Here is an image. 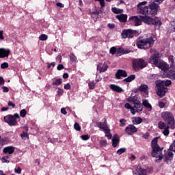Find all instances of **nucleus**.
Here are the masks:
<instances>
[{
    "instance_id": "nucleus-29",
    "label": "nucleus",
    "mask_w": 175,
    "mask_h": 175,
    "mask_svg": "<svg viewBox=\"0 0 175 175\" xmlns=\"http://www.w3.org/2000/svg\"><path fill=\"white\" fill-rule=\"evenodd\" d=\"M96 125L100 129H103L104 131L105 128H107V123L106 122V119H104V123L100 122H96Z\"/></svg>"
},
{
    "instance_id": "nucleus-38",
    "label": "nucleus",
    "mask_w": 175,
    "mask_h": 175,
    "mask_svg": "<svg viewBox=\"0 0 175 175\" xmlns=\"http://www.w3.org/2000/svg\"><path fill=\"white\" fill-rule=\"evenodd\" d=\"M170 128V126H167V127H165L163 131V134L164 135V136H168L170 131H169V129Z\"/></svg>"
},
{
    "instance_id": "nucleus-60",
    "label": "nucleus",
    "mask_w": 175,
    "mask_h": 175,
    "mask_svg": "<svg viewBox=\"0 0 175 175\" xmlns=\"http://www.w3.org/2000/svg\"><path fill=\"white\" fill-rule=\"evenodd\" d=\"M99 1L101 8H105V0H96Z\"/></svg>"
},
{
    "instance_id": "nucleus-4",
    "label": "nucleus",
    "mask_w": 175,
    "mask_h": 175,
    "mask_svg": "<svg viewBox=\"0 0 175 175\" xmlns=\"http://www.w3.org/2000/svg\"><path fill=\"white\" fill-rule=\"evenodd\" d=\"M142 22L144 24H147L148 25H154L155 28L161 27L162 25V23H161V18H151L152 15L150 14H142Z\"/></svg>"
},
{
    "instance_id": "nucleus-17",
    "label": "nucleus",
    "mask_w": 175,
    "mask_h": 175,
    "mask_svg": "<svg viewBox=\"0 0 175 175\" xmlns=\"http://www.w3.org/2000/svg\"><path fill=\"white\" fill-rule=\"evenodd\" d=\"M10 54V49L0 48V58H8Z\"/></svg>"
},
{
    "instance_id": "nucleus-12",
    "label": "nucleus",
    "mask_w": 175,
    "mask_h": 175,
    "mask_svg": "<svg viewBox=\"0 0 175 175\" xmlns=\"http://www.w3.org/2000/svg\"><path fill=\"white\" fill-rule=\"evenodd\" d=\"M143 16H133L129 18V21H132L134 23L136 27H139V25H142V23L143 22Z\"/></svg>"
},
{
    "instance_id": "nucleus-20",
    "label": "nucleus",
    "mask_w": 175,
    "mask_h": 175,
    "mask_svg": "<svg viewBox=\"0 0 175 175\" xmlns=\"http://www.w3.org/2000/svg\"><path fill=\"white\" fill-rule=\"evenodd\" d=\"M156 85H163V87H169L170 84H172V81L167 80V81H156L155 82Z\"/></svg>"
},
{
    "instance_id": "nucleus-6",
    "label": "nucleus",
    "mask_w": 175,
    "mask_h": 175,
    "mask_svg": "<svg viewBox=\"0 0 175 175\" xmlns=\"http://www.w3.org/2000/svg\"><path fill=\"white\" fill-rule=\"evenodd\" d=\"M168 59L170 64H171V66L168 68V72H167V77H169V79H171L172 80H175V57L173 55H170Z\"/></svg>"
},
{
    "instance_id": "nucleus-44",
    "label": "nucleus",
    "mask_w": 175,
    "mask_h": 175,
    "mask_svg": "<svg viewBox=\"0 0 175 175\" xmlns=\"http://www.w3.org/2000/svg\"><path fill=\"white\" fill-rule=\"evenodd\" d=\"M20 116H21V117L24 118V117H25V116H27V110H25V109L21 110Z\"/></svg>"
},
{
    "instance_id": "nucleus-24",
    "label": "nucleus",
    "mask_w": 175,
    "mask_h": 175,
    "mask_svg": "<svg viewBox=\"0 0 175 175\" xmlns=\"http://www.w3.org/2000/svg\"><path fill=\"white\" fill-rule=\"evenodd\" d=\"M15 150H16V148H14V146H7L3 148V152L4 154H10V155L13 154V152H14Z\"/></svg>"
},
{
    "instance_id": "nucleus-3",
    "label": "nucleus",
    "mask_w": 175,
    "mask_h": 175,
    "mask_svg": "<svg viewBox=\"0 0 175 175\" xmlns=\"http://www.w3.org/2000/svg\"><path fill=\"white\" fill-rule=\"evenodd\" d=\"M128 102H132L133 103V106L132 107L131 104L126 103L124 105V107L127 110H130L133 116H135L136 113H140V111H143V105H142V103H140V100L133 97H129L128 98Z\"/></svg>"
},
{
    "instance_id": "nucleus-32",
    "label": "nucleus",
    "mask_w": 175,
    "mask_h": 175,
    "mask_svg": "<svg viewBox=\"0 0 175 175\" xmlns=\"http://www.w3.org/2000/svg\"><path fill=\"white\" fill-rule=\"evenodd\" d=\"M135 79H136V76L135 75H132L124 79V81H126V83H131V81H133Z\"/></svg>"
},
{
    "instance_id": "nucleus-39",
    "label": "nucleus",
    "mask_w": 175,
    "mask_h": 175,
    "mask_svg": "<svg viewBox=\"0 0 175 175\" xmlns=\"http://www.w3.org/2000/svg\"><path fill=\"white\" fill-rule=\"evenodd\" d=\"M39 39H40V40H41V41L47 40V39H49V36H47V35H46V34H41V35L39 36Z\"/></svg>"
},
{
    "instance_id": "nucleus-9",
    "label": "nucleus",
    "mask_w": 175,
    "mask_h": 175,
    "mask_svg": "<svg viewBox=\"0 0 175 175\" xmlns=\"http://www.w3.org/2000/svg\"><path fill=\"white\" fill-rule=\"evenodd\" d=\"M4 121L7 124H8V125H10V126H16V125H17V124H18L17 120L12 115H8V116H5Z\"/></svg>"
},
{
    "instance_id": "nucleus-46",
    "label": "nucleus",
    "mask_w": 175,
    "mask_h": 175,
    "mask_svg": "<svg viewBox=\"0 0 175 175\" xmlns=\"http://www.w3.org/2000/svg\"><path fill=\"white\" fill-rule=\"evenodd\" d=\"M145 170L146 171V174L148 173L151 174H152V172H154V169L152 168V167H148L146 169H145Z\"/></svg>"
},
{
    "instance_id": "nucleus-63",
    "label": "nucleus",
    "mask_w": 175,
    "mask_h": 175,
    "mask_svg": "<svg viewBox=\"0 0 175 175\" xmlns=\"http://www.w3.org/2000/svg\"><path fill=\"white\" fill-rule=\"evenodd\" d=\"M64 90H70V83L64 85Z\"/></svg>"
},
{
    "instance_id": "nucleus-53",
    "label": "nucleus",
    "mask_w": 175,
    "mask_h": 175,
    "mask_svg": "<svg viewBox=\"0 0 175 175\" xmlns=\"http://www.w3.org/2000/svg\"><path fill=\"white\" fill-rule=\"evenodd\" d=\"M82 140H88L90 139V136L88 135H83L81 136Z\"/></svg>"
},
{
    "instance_id": "nucleus-7",
    "label": "nucleus",
    "mask_w": 175,
    "mask_h": 175,
    "mask_svg": "<svg viewBox=\"0 0 175 175\" xmlns=\"http://www.w3.org/2000/svg\"><path fill=\"white\" fill-rule=\"evenodd\" d=\"M132 65L134 70H139V69H143L147 66V62L143 59H133Z\"/></svg>"
},
{
    "instance_id": "nucleus-49",
    "label": "nucleus",
    "mask_w": 175,
    "mask_h": 175,
    "mask_svg": "<svg viewBox=\"0 0 175 175\" xmlns=\"http://www.w3.org/2000/svg\"><path fill=\"white\" fill-rule=\"evenodd\" d=\"M22 139H23V140H26V139H28V133L23 132L21 135Z\"/></svg>"
},
{
    "instance_id": "nucleus-56",
    "label": "nucleus",
    "mask_w": 175,
    "mask_h": 175,
    "mask_svg": "<svg viewBox=\"0 0 175 175\" xmlns=\"http://www.w3.org/2000/svg\"><path fill=\"white\" fill-rule=\"evenodd\" d=\"M61 113L62 114H64V116H66V114H68V112L66 111V109L65 108L61 109Z\"/></svg>"
},
{
    "instance_id": "nucleus-51",
    "label": "nucleus",
    "mask_w": 175,
    "mask_h": 175,
    "mask_svg": "<svg viewBox=\"0 0 175 175\" xmlns=\"http://www.w3.org/2000/svg\"><path fill=\"white\" fill-rule=\"evenodd\" d=\"M120 126H125V124L126 122V120L125 119H120Z\"/></svg>"
},
{
    "instance_id": "nucleus-34",
    "label": "nucleus",
    "mask_w": 175,
    "mask_h": 175,
    "mask_svg": "<svg viewBox=\"0 0 175 175\" xmlns=\"http://www.w3.org/2000/svg\"><path fill=\"white\" fill-rule=\"evenodd\" d=\"M61 84H62V79H57L52 83V85H61Z\"/></svg>"
},
{
    "instance_id": "nucleus-19",
    "label": "nucleus",
    "mask_w": 175,
    "mask_h": 175,
    "mask_svg": "<svg viewBox=\"0 0 175 175\" xmlns=\"http://www.w3.org/2000/svg\"><path fill=\"white\" fill-rule=\"evenodd\" d=\"M127 76L128 74L126 73V71L124 70H118L116 73V77L118 79V80H120L121 77H126Z\"/></svg>"
},
{
    "instance_id": "nucleus-57",
    "label": "nucleus",
    "mask_w": 175,
    "mask_h": 175,
    "mask_svg": "<svg viewBox=\"0 0 175 175\" xmlns=\"http://www.w3.org/2000/svg\"><path fill=\"white\" fill-rule=\"evenodd\" d=\"M159 106L161 109H163V107H165V103H163L162 101H159Z\"/></svg>"
},
{
    "instance_id": "nucleus-26",
    "label": "nucleus",
    "mask_w": 175,
    "mask_h": 175,
    "mask_svg": "<svg viewBox=\"0 0 175 175\" xmlns=\"http://www.w3.org/2000/svg\"><path fill=\"white\" fill-rule=\"evenodd\" d=\"M116 18L119 20L120 23H126V20H128V15L121 14L116 16Z\"/></svg>"
},
{
    "instance_id": "nucleus-62",
    "label": "nucleus",
    "mask_w": 175,
    "mask_h": 175,
    "mask_svg": "<svg viewBox=\"0 0 175 175\" xmlns=\"http://www.w3.org/2000/svg\"><path fill=\"white\" fill-rule=\"evenodd\" d=\"M5 84V79H3V77H0V85H3Z\"/></svg>"
},
{
    "instance_id": "nucleus-50",
    "label": "nucleus",
    "mask_w": 175,
    "mask_h": 175,
    "mask_svg": "<svg viewBox=\"0 0 175 175\" xmlns=\"http://www.w3.org/2000/svg\"><path fill=\"white\" fill-rule=\"evenodd\" d=\"M89 14H90V16H91V17H98V12H96V11L90 12Z\"/></svg>"
},
{
    "instance_id": "nucleus-54",
    "label": "nucleus",
    "mask_w": 175,
    "mask_h": 175,
    "mask_svg": "<svg viewBox=\"0 0 175 175\" xmlns=\"http://www.w3.org/2000/svg\"><path fill=\"white\" fill-rule=\"evenodd\" d=\"M5 36H3V31L0 30V40H4Z\"/></svg>"
},
{
    "instance_id": "nucleus-25",
    "label": "nucleus",
    "mask_w": 175,
    "mask_h": 175,
    "mask_svg": "<svg viewBox=\"0 0 175 175\" xmlns=\"http://www.w3.org/2000/svg\"><path fill=\"white\" fill-rule=\"evenodd\" d=\"M119 143H120V137H118V135L117 134L113 135V137L112 138L113 147L114 148L117 147Z\"/></svg>"
},
{
    "instance_id": "nucleus-28",
    "label": "nucleus",
    "mask_w": 175,
    "mask_h": 175,
    "mask_svg": "<svg viewBox=\"0 0 175 175\" xmlns=\"http://www.w3.org/2000/svg\"><path fill=\"white\" fill-rule=\"evenodd\" d=\"M132 121L134 125H139V124H142V122H143V119L140 117H134L132 118Z\"/></svg>"
},
{
    "instance_id": "nucleus-41",
    "label": "nucleus",
    "mask_w": 175,
    "mask_h": 175,
    "mask_svg": "<svg viewBox=\"0 0 175 175\" xmlns=\"http://www.w3.org/2000/svg\"><path fill=\"white\" fill-rule=\"evenodd\" d=\"M125 151H126V148H122L117 150V154H118V155H121L122 154H124V152H125Z\"/></svg>"
},
{
    "instance_id": "nucleus-59",
    "label": "nucleus",
    "mask_w": 175,
    "mask_h": 175,
    "mask_svg": "<svg viewBox=\"0 0 175 175\" xmlns=\"http://www.w3.org/2000/svg\"><path fill=\"white\" fill-rule=\"evenodd\" d=\"M3 92H9V88L6 86L2 87Z\"/></svg>"
},
{
    "instance_id": "nucleus-11",
    "label": "nucleus",
    "mask_w": 175,
    "mask_h": 175,
    "mask_svg": "<svg viewBox=\"0 0 175 175\" xmlns=\"http://www.w3.org/2000/svg\"><path fill=\"white\" fill-rule=\"evenodd\" d=\"M159 69H161V70H163L165 73H166V75L167 76V72H169V66L166 64V62L159 60V62L155 65Z\"/></svg>"
},
{
    "instance_id": "nucleus-55",
    "label": "nucleus",
    "mask_w": 175,
    "mask_h": 175,
    "mask_svg": "<svg viewBox=\"0 0 175 175\" xmlns=\"http://www.w3.org/2000/svg\"><path fill=\"white\" fill-rule=\"evenodd\" d=\"M56 60L58 61V62L61 63L62 61V55H61V54L58 55L56 57Z\"/></svg>"
},
{
    "instance_id": "nucleus-35",
    "label": "nucleus",
    "mask_w": 175,
    "mask_h": 175,
    "mask_svg": "<svg viewBox=\"0 0 175 175\" xmlns=\"http://www.w3.org/2000/svg\"><path fill=\"white\" fill-rule=\"evenodd\" d=\"M70 62L73 64V62H76L77 57L73 53H71L70 55Z\"/></svg>"
},
{
    "instance_id": "nucleus-58",
    "label": "nucleus",
    "mask_w": 175,
    "mask_h": 175,
    "mask_svg": "<svg viewBox=\"0 0 175 175\" xmlns=\"http://www.w3.org/2000/svg\"><path fill=\"white\" fill-rule=\"evenodd\" d=\"M64 94V90L61 88H58V90H57V95H63Z\"/></svg>"
},
{
    "instance_id": "nucleus-31",
    "label": "nucleus",
    "mask_w": 175,
    "mask_h": 175,
    "mask_svg": "<svg viewBox=\"0 0 175 175\" xmlns=\"http://www.w3.org/2000/svg\"><path fill=\"white\" fill-rule=\"evenodd\" d=\"M103 131L105 133V137H107V139L110 140V139H111L113 135L110 133V129H109V126L107 128H105Z\"/></svg>"
},
{
    "instance_id": "nucleus-14",
    "label": "nucleus",
    "mask_w": 175,
    "mask_h": 175,
    "mask_svg": "<svg viewBox=\"0 0 175 175\" xmlns=\"http://www.w3.org/2000/svg\"><path fill=\"white\" fill-rule=\"evenodd\" d=\"M157 87V94L160 98H163V96L167 92L168 89L163 85H156Z\"/></svg>"
},
{
    "instance_id": "nucleus-5",
    "label": "nucleus",
    "mask_w": 175,
    "mask_h": 175,
    "mask_svg": "<svg viewBox=\"0 0 175 175\" xmlns=\"http://www.w3.org/2000/svg\"><path fill=\"white\" fill-rule=\"evenodd\" d=\"M161 117L163 120L165 122H167V125H169L171 129H174L175 121L174 117H173V114L170 111H164L161 113Z\"/></svg>"
},
{
    "instance_id": "nucleus-40",
    "label": "nucleus",
    "mask_w": 175,
    "mask_h": 175,
    "mask_svg": "<svg viewBox=\"0 0 175 175\" xmlns=\"http://www.w3.org/2000/svg\"><path fill=\"white\" fill-rule=\"evenodd\" d=\"M158 126L159 129H165L166 124H165L163 122H159Z\"/></svg>"
},
{
    "instance_id": "nucleus-36",
    "label": "nucleus",
    "mask_w": 175,
    "mask_h": 175,
    "mask_svg": "<svg viewBox=\"0 0 175 175\" xmlns=\"http://www.w3.org/2000/svg\"><path fill=\"white\" fill-rule=\"evenodd\" d=\"M122 54H124V49L120 48L119 49H118V51H116V56L121 57Z\"/></svg>"
},
{
    "instance_id": "nucleus-42",
    "label": "nucleus",
    "mask_w": 175,
    "mask_h": 175,
    "mask_svg": "<svg viewBox=\"0 0 175 175\" xmlns=\"http://www.w3.org/2000/svg\"><path fill=\"white\" fill-rule=\"evenodd\" d=\"M74 128L76 131H78V132H80L81 131V126H80V124L79 123L75 122L74 124Z\"/></svg>"
},
{
    "instance_id": "nucleus-43",
    "label": "nucleus",
    "mask_w": 175,
    "mask_h": 175,
    "mask_svg": "<svg viewBox=\"0 0 175 175\" xmlns=\"http://www.w3.org/2000/svg\"><path fill=\"white\" fill-rule=\"evenodd\" d=\"M21 167L20 166L16 167L14 169V172L16 173V174H21L22 172Z\"/></svg>"
},
{
    "instance_id": "nucleus-21",
    "label": "nucleus",
    "mask_w": 175,
    "mask_h": 175,
    "mask_svg": "<svg viewBox=\"0 0 175 175\" xmlns=\"http://www.w3.org/2000/svg\"><path fill=\"white\" fill-rule=\"evenodd\" d=\"M109 69V66L104 63L103 64H98L97 65V70H99L100 73H102V72H106Z\"/></svg>"
},
{
    "instance_id": "nucleus-52",
    "label": "nucleus",
    "mask_w": 175,
    "mask_h": 175,
    "mask_svg": "<svg viewBox=\"0 0 175 175\" xmlns=\"http://www.w3.org/2000/svg\"><path fill=\"white\" fill-rule=\"evenodd\" d=\"M100 146H102V147H105V146H107V141H106V140H101L100 142Z\"/></svg>"
},
{
    "instance_id": "nucleus-15",
    "label": "nucleus",
    "mask_w": 175,
    "mask_h": 175,
    "mask_svg": "<svg viewBox=\"0 0 175 175\" xmlns=\"http://www.w3.org/2000/svg\"><path fill=\"white\" fill-rule=\"evenodd\" d=\"M125 132L127 133V135H132L137 132V129L136 126H133V124H130L126 127Z\"/></svg>"
},
{
    "instance_id": "nucleus-64",
    "label": "nucleus",
    "mask_w": 175,
    "mask_h": 175,
    "mask_svg": "<svg viewBox=\"0 0 175 175\" xmlns=\"http://www.w3.org/2000/svg\"><path fill=\"white\" fill-rule=\"evenodd\" d=\"M107 26L111 29H113L115 28L116 25H114V24L113 23H109L107 25Z\"/></svg>"
},
{
    "instance_id": "nucleus-33",
    "label": "nucleus",
    "mask_w": 175,
    "mask_h": 175,
    "mask_svg": "<svg viewBox=\"0 0 175 175\" xmlns=\"http://www.w3.org/2000/svg\"><path fill=\"white\" fill-rule=\"evenodd\" d=\"M111 10L113 13H115V14H120L121 13H124V10L118 9L117 8H112Z\"/></svg>"
},
{
    "instance_id": "nucleus-16",
    "label": "nucleus",
    "mask_w": 175,
    "mask_h": 175,
    "mask_svg": "<svg viewBox=\"0 0 175 175\" xmlns=\"http://www.w3.org/2000/svg\"><path fill=\"white\" fill-rule=\"evenodd\" d=\"M139 91L142 92V94L145 98L148 96V85L146 84H142L139 88Z\"/></svg>"
},
{
    "instance_id": "nucleus-27",
    "label": "nucleus",
    "mask_w": 175,
    "mask_h": 175,
    "mask_svg": "<svg viewBox=\"0 0 175 175\" xmlns=\"http://www.w3.org/2000/svg\"><path fill=\"white\" fill-rule=\"evenodd\" d=\"M110 88H111V90H112V91H115L116 92H124V90H122L121 87H120L117 85L111 84V85H110Z\"/></svg>"
},
{
    "instance_id": "nucleus-61",
    "label": "nucleus",
    "mask_w": 175,
    "mask_h": 175,
    "mask_svg": "<svg viewBox=\"0 0 175 175\" xmlns=\"http://www.w3.org/2000/svg\"><path fill=\"white\" fill-rule=\"evenodd\" d=\"M1 142H3V144H7V143H9V139H8V138H3L1 139Z\"/></svg>"
},
{
    "instance_id": "nucleus-18",
    "label": "nucleus",
    "mask_w": 175,
    "mask_h": 175,
    "mask_svg": "<svg viewBox=\"0 0 175 175\" xmlns=\"http://www.w3.org/2000/svg\"><path fill=\"white\" fill-rule=\"evenodd\" d=\"M164 162L166 163H170L172 161H173V152H167L163 157Z\"/></svg>"
},
{
    "instance_id": "nucleus-22",
    "label": "nucleus",
    "mask_w": 175,
    "mask_h": 175,
    "mask_svg": "<svg viewBox=\"0 0 175 175\" xmlns=\"http://www.w3.org/2000/svg\"><path fill=\"white\" fill-rule=\"evenodd\" d=\"M135 174L136 175H147V171L146 169L142 168L140 166H137L135 169Z\"/></svg>"
},
{
    "instance_id": "nucleus-8",
    "label": "nucleus",
    "mask_w": 175,
    "mask_h": 175,
    "mask_svg": "<svg viewBox=\"0 0 175 175\" xmlns=\"http://www.w3.org/2000/svg\"><path fill=\"white\" fill-rule=\"evenodd\" d=\"M150 53L152 54V56L149 59V62L152 65H156L159 62V53L154 49H151Z\"/></svg>"
},
{
    "instance_id": "nucleus-47",
    "label": "nucleus",
    "mask_w": 175,
    "mask_h": 175,
    "mask_svg": "<svg viewBox=\"0 0 175 175\" xmlns=\"http://www.w3.org/2000/svg\"><path fill=\"white\" fill-rule=\"evenodd\" d=\"M1 69H6L9 68V64H8L7 62H3L1 64Z\"/></svg>"
},
{
    "instance_id": "nucleus-2",
    "label": "nucleus",
    "mask_w": 175,
    "mask_h": 175,
    "mask_svg": "<svg viewBox=\"0 0 175 175\" xmlns=\"http://www.w3.org/2000/svg\"><path fill=\"white\" fill-rule=\"evenodd\" d=\"M156 38L152 33L144 34L142 37L137 39L136 45L138 49L144 50L150 49L154 46Z\"/></svg>"
},
{
    "instance_id": "nucleus-45",
    "label": "nucleus",
    "mask_w": 175,
    "mask_h": 175,
    "mask_svg": "<svg viewBox=\"0 0 175 175\" xmlns=\"http://www.w3.org/2000/svg\"><path fill=\"white\" fill-rule=\"evenodd\" d=\"M95 82L93 81L90 83H88V86L90 90H94V88H95Z\"/></svg>"
},
{
    "instance_id": "nucleus-10",
    "label": "nucleus",
    "mask_w": 175,
    "mask_h": 175,
    "mask_svg": "<svg viewBox=\"0 0 175 175\" xmlns=\"http://www.w3.org/2000/svg\"><path fill=\"white\" fill-rule=\"evenodd\" d=\"M152 157H154V158H159L157 160H155V162H158V161H162V159H163L162 149L160 148L152 149Z\"/></svg>"
},
{
    "instance_id": "nucleus-37",
    "label": "nucleus",
    "mask_w": 175,
    "mask_h": 175,
    "mask_svg": "<svg viewBox=\"0 0 175 175\" xmlns=\"http://www.w3.org/2000/svg\"><path fill=\"white\" fill-rule=\"evenodd\" d=\"M9 159V157L8 156H3L2 158H1V162L3 163H9L10 161L8 160Z\"/></svg>"
},
{
    "instance_id": "nucleus-13",
    "label": "nucleus",
    "mask_w": 175,
    "mask_h": 175,
    "mask_svg": "<svg viewBox=\"0 0 175 175\" xmlns=\"http://www.w3.org/2000/svg\"><path fill=\"white\" fill-rule=\"evenodd\" d=\"M135 33H136V31L134 30H124L122 32V37L123 39H126V38H132L135 36Z\"/></svg>"
},
{
    "instance_id": "nucleus-30",
    "label": "nucleus",
    "mask_w": 175,
    "mask_h": 175,
    "mask_svg": "<svg viewBox=\"0 0 175 175\" xmlns=\"http://www.w3.org/2000/svg\"><path fill=\"white\" fill-rule=\"evenodd\" d=\"M152 150L159 148V146H158V137H155L152 140Z\"/></svg>"
},
{
    "instance_id": "nucleus-23",
    "label": "nucleus",
    "mask_w": 175,
    "mask_h": 175,
    "mask_svg": "<svg viewBox=\"0 0 175 175\" xmlns=\"http://www.w3.org/2000/svg\"><path fill=\"white\" fill-rule=\"evenodd\" d=\"M142 106H144L148 111H151V110H152V106L147 99L142 100Z\"/></svg>"
},
{
    "instance_id": "nucleus-1",
    "label": "nucleus",
    "mask_w": 175,
    "mask_h": 175,
    "mask_svg": "<svg viewBox=\"0 0 175 175\" xmlns=\"http://www.w3.org/2000/svg\"><path fill=\"white\" fill-rule=\"evenodd\" d=\"M163 1L165 0H151L149 2L148 6H146L147 5V1L139 2L137 5V12L139 14H149L152 17H154V16H157L158 10H159V4L158 3H162Z\"/></svg>"
},
{
    "instance_id": "nucleus-48",
    "label": "nucleus",
    "mask_w": 175,
    "mask_h": 175,
    "mask_svg": "<svg viewBox=\"0 0 175 175\" xmlns=\"http://www.w3.org/2000/svg\"><path fill=\"white\" fill-rule=\"evenodd\" d=\"M109 53L111 54H112L113 55H114V54H116V53H117V49H116V47L113 46L110 49Z\"/></svg>"
}]
</instances>
